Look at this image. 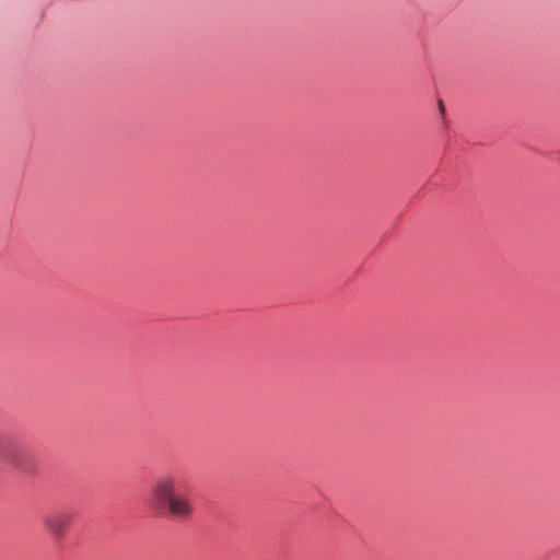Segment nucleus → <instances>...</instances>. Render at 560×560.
<instances>
[{
    "label": "nucleus",
    "mask_w": 560,
    "mask_h": 560,
    "mask_svg": "<svg viewBox=\"0 0 560 560\" xmlns=\"http://www.w3.org/2000/svg\"><path fill=\"white\" fill-rule=\"evenodd\" d=\"M18 453V446L8 438L0 434V457L13 459Z\"/></svg>",
    "instance_id": "3"
},
{
    "label": "nucleus",
    "mask_w": 560,
    "mask_h": 560,
    "mask_svg": "<svg viewBox=\"0 0 560 560\" xmlns=\"http://www.w3.org/2000/svg\"><path fill=\"white\" fill-rule=\"evenodd\" d=\"M74 517L70 510H56L47 513L43 517V527L54 539L60 540L65 537Z\"/></svg>",
    "instance_id": "2"
},
{
    "label": "nucleus",
    "mask_w": 560,
    "mask_h": 560,
    "mask_svg": "<svg viewBox=\"0 0 560 560\" xmlns=\"http://www.w3.org/2000/svg\"><path fill=\"white\" fill-rule=\"evenodd\" d=\"M152 500L176 517L187 518L192 514L190 499L177 488V481L171 476L159 478L152 489Z\"/></svg>",
    "instance_id": "1"
}]
</instances>
